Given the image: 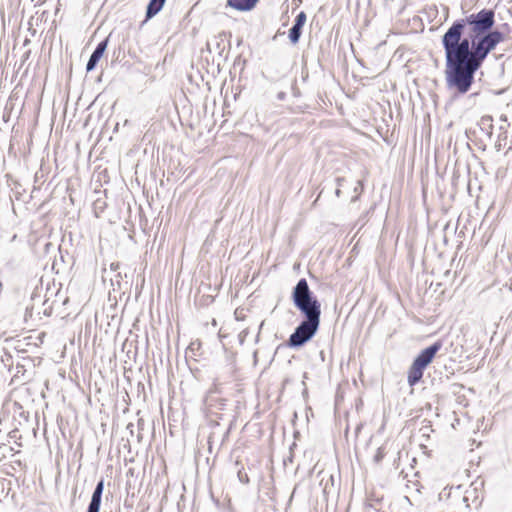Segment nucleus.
Returning a JSON list of instances; mask_svg holds the SVG:
<instances>
[{
	"instance_id": "54",
	"label": "nucleus",
	"mask_w": 512,
	"mask_h": 512,
	"mask_svg": "<svg viewBox=\"0 0 512 512\" xmlns=\"http://www.w3.org/2000/svg\"><path fill=\"white\" fill-rule=\"evenodd\" d=\"M2 448H7V446L5 444H3L0 446V449H2Z\"/></svg>"
},
{
	"instance_id": "47",
	"label": "nucleus",
	"mask_w": 512,
	"mask_h": 512,
	"mask_svg": "<svg viewBox=\"0 0 512 512\" xmlns=\"http://www.w3.org/2000/svg\"><path fill=\"white\" fill-rule=\"evenodd\" d=\"M426 432H428V426H425V432H423V435H426Z\"/></svg>"
},
{
	"instance_id": "53",
	"label": "nucleus",
	"mask_w": 512,
	"mask_h": 512,
	"mask_svg": "<svg viewBox=\"0 0 512 512\" xmlns=\"http://www.w3.org/2000/svg\"><path fill=\"white\" fill-rule=\"evenodd\" d=\"M317 465L313 466L312 470L310 471V473L314 472V470L316 469Z\"/></svg>"
},
{
	"instance_id": "37",
	"label": "nucleus",
	"mask_w": 512,
	"mask_h": 512,
	"mask_svg": "<svg viewBox=\"0 0 512 512\" xmlns=\"http://www.w3.org/2000/svg\"><path fill=\"white\" fill-rule=\"evenodd\" d=\"M253 361H254V365H256L258 362V351L257 350H255L253 352Z\"/></svg>"
},
{
	"instance_id": "8",
	"label": "nucleus",
	"mask_w": 512,
	"mask_h": 512,
	"mask_svg": "<svg viewBox=\"0 0 512 512\" xmlns=\"http://www.w3.org/2000/svg\"><path fill=\"white\" fill-rule=\"evenodd\" d=\"M104 488L105 481L104 478L101 477L96 483L86 512H100Z\"/></svg>"
},
{
	"instance_id": "9",
	"label": "nucleus",
	"mask_w": 512,
	"mask_h": 512,
	"mask_svg": "<svg viewBox=\"0 0 512 512\" xmlns=\"http://www.w3.org/2000/svg\"><path fill=\"white\" fill-rule=\"evenodd\" d=\"M260 0H226V8H231L239 12H249L253 10Z\"/></svg>"
},
{
	"instance_id": "1",
	"label": "nucleus",
	"mask_w": 512,
	"mask_h": 512,
	"mask_svg": "<svg viewBox=\"0 0 512 512\" xmlns=\"http://www.w3.org/2000/svg\"><path fill=\"white\" fill-rule=\"evenodd\" d=\"M509 25L495 26V10L482 8L455 19L441 36L445 83L452 99L467 94L489 54L504 42Z\"/></svg>"
},
{
	"instance_id": "29",
	"label": "nucleus",
	"mask_w": 512,
	"mask_h": 512,
	"mask_svg": "<svg viewBox=\"0 0 512 512\" xmlns=\"http://www.w3.org/2000/svg\"><path fill=\"white\" fill-rule=\"evenodd\" d=\"M241 62H242V68H241V69L243 70V68H244V66H245V64H246V60H245V59H244V60H242V59H241V56H238V57L235 59V61H234V66L239 65Z\"/></svg>"
},
{
	"instance_id": "42",
	"label": "nucleus",
	"mask_w": 512,
	"mask_h": 512,
	"mask_svg": "<svg viewBox=\"0 0 512 512\" xmlns=\"http://www.w3.org/2000/svg\"><path fill=\"white\" fill-rule=\"evenodd\" d=\"M137 438H138V440H139V441H141V439H142V434H141V432H140V431H139V433H138Z\"/></svg>"
},
{
	"instance_id": "5",
	"label": "nucleus",
	"mask_w": 512,
	"mask_h": 512,
	"mask_svg": "<svg viewBox=\"0 0 512 512\" xmlns=\"http://www.w3.org/2000/svg\"><path fill=\"white\" fill-rule=\"evenodd\" d=\"M206 411L209 416H215L218 419H223V414L220 411L226 410L228 400L217 396L216 392L210 390L204 400Z\"/></svg>"
},
{
	"instance_id": "15",
	"label": "nucleus",
	"mask_w": 512,
	"mask_h": 512,
	"mask_svg": "<svg viewBox=\"0 0 512 512\" xmlns=\"http://www.w3.org/2000/svg\"><path fill=\"white\" fill-rule=\"evenodd\" d=\"M476 484H477V481L473 482L472 486L474 485V488L471 491L467 490L465 492V495L463 496L462 500L466 504L467 508L470 507V504H469V499H471L470 494L473 496V502H476V500L478 499V495H477L478 486Z\"/></svg>"
},
{
	"instance_id": "22",
	"label": "nucleus",
	"mask_w": 512,
	"mask_h": 512,
	"mask_svg": "<svg viewBox=\"0 0 512 512\" xmlns=\"http://www.w3.org/2000/svg\"><path fill=\"white\" fill-rule=\"evenodd\" d=\"M9 374L10 372L0 362V383L4 382Z\"/></svg>"
},
{
	"instance_id": "39",
	"label": "nucleus",
	"mask_w": 512,
	"mask_h": 512,
	"mask_svg": "<svg viewBox=\"0 0 512 512\" xmlns=\"http://www.w3.org/2000/svg\"><path fill=\"white\" fill-rule=\"evenodd\" d=\"M341 193H342V191H341L340 187H337V188L335 189V195H336V197H340V196H341Z\"/></svg>"
},
{
	"instance_id": "3",
	"label": "nucleus",
	"mask_w": 512,
	"mask_h": 512,
	"mask_svg": "<svg viewBox=\"0 0 512 512\" xmlns=\"http://www.w3.org/2000/svg\"><path fill=\"white\" fill-rule=\"evenodd\" d=\"M290 299L300 315H322L321 302L310 289L306 278H300L293 286Z\"/></svg>"
},
{
	"instance_id": "26",
	"label": "nucleus",
	"mask_w": 512,
	"mask_h": 512,
	"mask_svg": "<svg viewBox=\"0 0 512 512\" xmlns=\"http://www.w3.org/2000/svg\"><path fill=\"white\" fill-rule=\"evenodd\" d=\"M495 149L497 152L501 151L502 149V138L501 135L498 136V140L495 143Z\"/></svg>"
},
{
	"instance_id": "36",
	"label": "nucleus",
	"mask_w": 512,
	"mask_h": 512,
	"mask_svg": "<svg viewBox=\"0 0 512 512\" xmlns=\"http://www.w3.org/2000/svg\"><path fill=\"white\" fill-rule=\"evenodd\" d=\"M478 145L479 148L485 150L486 149V144L483 142L482 139H480V141L478 143H476Z\"/></svg>"
},
{
	"instance_id": "50",
	"label": "nucleus",
	"mask_w": 512,
	"mask_h": 512,
	"mask_svg": "<svg viewBox=\"0 0 512 512\" xmlns=\"http://www.w3.org/2000/svg\"><path fill=\"white\" fill-rule=\"evenodd\" d=\"M501 119L506 121V120H507V116L503 115V116L501 117Z\"/></svg>"
},
{
	"instance_id": "48",
	"label": "nucleus",
	"mask_w": 512,
	"mask_h": 512,
	"mask_svg": "<svg viewBox=\"0 0 512 512\" xmlns=\"http://www.w3.org/2000/svg\"><path fill=\"white\" fill-rule=\"evenodd\" d=\"M426 432H428V426H425V432H423V435H426Z\"/></svg>"
},
{
	"instance_id": "38",
	"label": "nucleus",
	"mask_w": 512,
	"mask_h": 512,
	"mask_svg": "<svg viewBox=\"0 0 512 512\" xmlns=\"http://www.w3.org/2000/svg\"><path fill=\"white\" fill-rule=\"evenodd\" d=\"M137 426H138L139 431L143 430L144 420L143 419H139L138 423H137Z\"/></svg>"
},
{
	"instance_id": "40",
	"label": "nucleus",
	"mask_w": 512,
	"mask_h": 512,
	"mask_svg": "<svg viewBox=\"0 0 512 512\" xmlns=\"http://www.w3.org/2000/svg\"><path fill=\"white\" fill-rule=\"evenodd\" d=\"M14 463L19 467H22L24 465L21 460H15Z\"/></svg>"
},
{
	"instance_id": "32",
	"label": "nucleus",
	"mask_w": 512,
	"mask_h": 512,
	"mask_svg": "<svg viewBox=\"0 0 512 512\" xmlns=\"http://www.w3.org/2000/svg\"><path fill=\"white\" fill-rule=\"evenodd\" d=\"M444 369L445 371L447 372L446 374V379H449L452 375H454V370L450 367L448 368L446 365L444 366Z\"/></svg>"
},
{
	"instance_id": "44",
	"label": "nucleus",
	"mask_w": 512,
	"mask_h": 512,
	"mask_svg": "<svg viewBox=\"0 0 512 512\" xmlns=\"http://www.w3.org/2000/svg\"><path fill=\"white\" fill-rule=\"evenodd\" d=\"M454 386H457L459 388H463L464 387L462 384H457V383H455Z\"/></svg>"
},
{
	"instance_id": "41",
	"label": "nucleus",
	"mask_w": 512,
	"mask_h": 512,
	"mask_svg": "<svg viewBox=\"0 0 512 512\" xmlns=\"http://www.w3.org/2000/svg\"><path fill=\"white\" fill-rule=\"evenodd\" d=\"M227 336H228V335H226V334H222L221 332H219V337H220L221 339H222V338H225V337H227Z\"/></svg>"
},
{
	"instance_id": "11",
	"label": "nucleus",
	"mask_w": 512,
	"mask_h": 512,
	"mask_svg": "<svg viewBox=\"0 0 512 512\" xmlns=\"http://www.w3.org/2000/svg\"><path fill=\"white\" fill-rule=\"evenodd\" d=\"M480 132L483 133L488 140H492L493 136V117L490 115H484L478 122Z\"/></svg>"
},
{
	"instance_id": "43",
	"label": "nucleus",
	"mask_w": 512,
	"mask_h": 512,
	"mask_svg": "<svg viewBox=\"0 0 512 512\" xmlns=\"http://www.w3.org/2000/svg\"><path fill=\"white\" fill-rule=\"evenodd\" d=\"M286 384H289V379L286 378L284 381H283V385H286Z\"/></svg>"
},
{
	"instance_id": "7",
	"label": "nucleus",
	"mask_w": 512,
	"mask_h": 512,
	"mask_svg": "<svg viewBox=\"0 0 512 512\" xmlns=\"http://www.w3.org/2000/svg\"><path fill=\"white\" fill-rule=\"evenodd\" d=\"M307 21V14L305 11H300L294 21L292 27L288 31V39L291 45L295 46L299 43L303 28Z\"/></svg>"
},
{
	"instance_id": "6",
	"label": "nucleus",
	"mask_w": 512,
	"mask_h": 512,
	"mask_svg": "<svg viewBox=\"0 0 512 512\" xmlns=\"http://www.w3.org/2000/svg\"><path fill=\"white\" fill-rule=\"evenodd\" d=\"M111 36L112 34L110 33L107 37H105L96 45L94 51L92 52L86 63L87 73L92 72L96 69L98 63L106 53Z\"/></svg>"
},
{
	"instance_id": "52",
	"label": "nucleus",
	"mask_w": 512,
	"mask_h": 512,
	"mask_svg": "<svg viewBox=\"0 0 512 512\" xmlns=\"http://www.w3.org/2000/svg\"><path fill=\"white\" fill-rule=\"evenodd\" d=\"M132 427H133V424H132V423H129V424H128V426H127V428H128V429H129V428H132Z\"/></svg>"
},
{
	"instance_id": "35",
	"label": "nucleus",
	"mask_w": 512,
	"mask_h": 512,
	"mask_svg": "<svg viewBox=\"0 0 512 512\" xmlns=\"http://www.w3.org/2000/svg\"><path fill=\"white\" fill-rule=\"evenodd\" d=\"M119 266H120L119 262L111 263L110 269L113 271H116L119 268Z\"/></svg>"
},
{
	"instance_id": "51",
	"label": "nucleus",
	"mask_w": 512,
	"mask_h": 512,
	"mask_svg": "<svg viewBox=\"0 0 512 512\" xmlns=\"http://www.w3.org/2000/svg\"><path fill=\"white\" fill-rule=\"evenodd\" d=\"M14 405L18 406L19 408H21V405L18 402H15Z\"/></svg>"
},
{
	"instance_id": "55",
	"label": "nucleus",
	"mask_w": 512,
	"mask_h": 512,
	"mask_svg": "<svg viewBox=\"0 0 512 512\" xmlns=\"http://www.w3.org/2000/svg\"><path fill=\"white\" fill-rule=\"evenodd\" d=\"M303 395H307V389H304Z\"/></svg>"
},
{
	"instance_id": "57",
	"label": "nucleus",
	"mask_w": 512,
	"mask_h": 512,
	"mask_svg": "<svg viewBox=\"0 0 512 512\" xmlns=\"http://www.w3.org/2000/svg\"><path fill=\"white\" fill-rule=\"evenodd\" d=\"M461 487H462L461 485H458V486L456 487V490H460V489H461Z\"/></svg>"
},
{
	"instance_id": "23",
	"label": "nucleus",
	"mask_w": 512,
	"mask_h": 512,
	"mask_svg": "<svg viewBox=\"0 0 512 512\" xmlns=\"http://www.w3.org/2000/svg\"><path fill=\"white\" fill-rule=\"evenodd\" d=\"M249 334V329L248 328H245L244 330H242L239 335H238V340H239V344L240 345H243L244 342H245V339L246 337L248 336Z\"/></svg>"
},
{
	"instance_id": "18",
	"label": "nucleus",
	"mask_w": 512,
	"mask_h": 512,
	"mask_svg": "<svg viewBox=\"0 0 512 512\" xmlns=\"http://www.w3.org/2000/svg\"><path fill=\"white\" fill-rule=\"evenodd\" d=\"M385 455H386L385 447L384 446L379 447L373 457L374 463L379 464L383 460Z\"/></svg>"
},
{
	"instance_id": "4",
	"label": "nucleus",
	"mask_w": 512,
	"mask_h": 512,
	"mask_svg": "<svg viewBox=\"0 0 512 512\" xmlns=\"http://www.w3.org/2000/svg\"><path fill=\"white\" fill-rule=\"evenodd\" d=\"M442 347L443 341L440 339L436 340L414 357L407 371V382L410 387H414L422 380L424 371L433 362Z\"/></svg>"
},
{
	"instance_id": "27",
	"label": "nucleus",
	"mask_w": 512,
	"mask_h": 512,
	"mask_svg": "<svg viewBox=\"0 0 512 512\" xmlns=\"http://www.w3.org/2000/svg\"><path fill=\"white\" fill-rule=\"evenodd\" d=\"M345 181H346L345 177H336L335 178V183H336L337 187H342Z\"/></svg>"
},
{
	"instance_id": "46",
	"label": "nucleus",
	"mask_w": 512,
	"mask_h": 512,
	"mask_svg": "<svg viewBox=\"0 0 512 512\" xmlns=\"http://www.w3.org/2000/svg\"><path fill=\"white\" fill-rule=\"evenodd\" d=\"M426 432H428V426H425V432H423V435H426Z\"/></svg>"
},
{
	"instance_id": "21",
	"label": "nucleus",
	"mask_w": 512,
	"mask_h": 512,
	"mask_svg": "<svg viewBox=\"0 0 512 512\" xmlns=\"http://www.w3.org/2000/svg\"><path fill=\"white\" fill-rule=\"evenodd\" d=\"M226 502L223 503V512H239L232 504L231 499H225Z\"/></svg>"
},
{
	"instance_id": "2",
	"label": "nucleus",
	"mask_w": 512,
	"mask_h": 512,
	"mask_svg": "<svg viewBox=\"0 0 512 512\" xmlns=\"http://www.w3.org/2000/svg\"><path fill=\"white\" fill-rule=\"evenodd\" d=\"M302 319L294 328L289 338L279 344L275 353L282 347L300 350L309 343L318 333L321 325V316L301 315Z\"/></svg>"
},
{
	"instance_id": "24",
	"label": "nucleus",
	"mask_w": 512,
	"mask_h": 512,
	"mask_svg": "<svg viewBox=\"0 0 512 512\" xmlns=\"http://www.w3.org/2000/svg\"><path fill=\"white\" fill-rule=\"evenodd\" d=\"M291 91H292V95H293L294 97H299V96H301V91H300L299 87L297 86V82H296V80H294V82H293V83H292V85H291Z\"/></svg>"
},
{
	"instance_id": "28",
	"label": "nucleus",
	"mask_w": 512,
	"mask_h": 512,
	"mask_svg": "<svg viewBox=\"0 0 512 512\" xmlns=\"http://www.w3.org/2000/svg\"><path fill=\"white\" fill-rule=\"evenodd\" d=\"M264 324H265V321L263 320V321L260 323V325H259V330H258V333H257V335H256V337H255V343H258V342H259V340H260V333H261V330H262V328H263Z\"/></svg>"
},
{
	"instance_id": "14",
	"label": "nucleus",
	"mask_w": 512,
	"mask_h": 512,
	"mask_svg": "<svg viewBox=\"0 0 512 512\" xmlns=\"http://www.w3.org/2000/svg\"><path fill=\"white\" fill-rule=\"evenodd\" d=\"M125 57V47L120 44L112 52L111 64L113 65L115 63H121Z\"/></svg>"
},
{
	"instance_id": "16",
	"label": "nucleus",
	"mask_w": 512,
	"mask_h": 512,
	"mask_svg": "<svg viewBox=\"0 0 512 512\" xmlns=\"http://www.w3.org/2000/svg\"><path fill=\"white\" fill-rule=\"evenodd\" d=\"M381 504L382 499H375L365 505V512H383Z\"/></svg>"
},
{
	"instance_id": "45",
	"label": "nucleus",
	"mask_w": 512,
	"mask_h": 512,
	"mask_svg": "<svg viewBox=\"0 0 512 512\" xmlns=\"http://www.w3.org/2000/svg\"><path fill=\"white\" fill-rule=\"evenodd\" d=\"M320 356L324 360V352L323 351L320 352Z\"/></svg>"
},
{
	"instance_id": "49",
	"label": "nucleus",
	"mask_w": 512,
	"mask_h": 512,
	"mask_svg": "<svg viewBox=\"0 0 512 512\" xmlns=\"http://www.w3.org/2000/svg\"><path fill=\"white\" fill-rule=\"evenodd\" d=\"M124 506H125V507H131V505H130V504H127V501H125Z\"/></svg>"
},
{
	"instance_id": "58",
	"label": "nucleus",
	"mask_w": 512,
	"mask_h": 512,
	"mask_svg": "<svg viewBox=\"0 0 512 512\" xmlns=\"http://www.w3.org/2000/svg\"><path fill=\"white\" fill-rule=\"evenodd\" d=\"M146 510H148V507H146V509H145V510H143L142 512H146Z\"/></svg>"
},
{
	"instance_id": "10",
	"label": "nucleus",
	"mask_w": 512,
	"mask_h": 512,
	"mask_svg": "<svg viewBox=\"0 0 512 512\" xmlns=\"http://www.w3.org/2000/svg\"><path fill=\"white\" fill-rule=\"evenodd\" d=\"M165 3L166 0H149L145 11V20L142 22V25L155 17L163 9Z\"/></svg>"
},
{
	"instance_id": "20",
	"label": "nucleus",
	"mask_w": 512,
	"mask_h": 512,
	"mask_svg": "<svg viewBox=\"0 0 512 512\" xmlns=\"http://www.w3.org/2000/svg\"><path fill=\"white\" fill-rule=\"evenodd\" d=\"M215 49L218 51V56L223 58L224 60L227 58V53L224 55L225 46L223 45V41H217Z\"/></svg>"
},
{
	"instance_id": "56",
	"label": "nucleus",
	"mask_w": 512,
	"mask_h": 512,
	"mask_svg": "<svg viewBox=\"0 0 512 512\" xmlns=\"http://www.w3.org/2000/svg\"><path fill=\"white\" fill-rule=\"evenodd\" d=\"M484 486V481H481L480 482V487H483Z\"/></svg>"
},
{
	"instance_id": "12",
	"label": "nucleus",
	"mask_w": 512,
	"mask_h": 512,
	"mask_svg": "<svg viewBox=\"0 0 512 512\" xmlns=\"http://www.w3.org/2000/svg\"><path fill=\"white\" fill-rule=\"evenodd\" d=\"M317 476L320 477L319 484L323 487V494L328 495L334 487V476L324 470H320Z\"/></svg>"
},
{
	"instance_id": "33",
	"label": "nucleus",
	"mask_w": 512,
	"mask_h": 512,
	"mask_svg": "<svg viewBox=\"0 0 512 512\" xmlns=\"http://www.w3.org/2000/svg\"><path fill=\"white\" fill-rule=\"evenodd\" d=\"M231 427H232V422H230L229 424V427L227 428V430L225 431L224 435H223V439H222V442H224L228 436H229V433H230V430H231Z\"/></svg>"
},
{
	"instance_id": "31",
	"label": "nucleus",
	"mask_w": 512,
	"mask_h": 512,
	"mask_svg": "<svg viewBox=\"0 0 512 512\" xmlns=\"http://www.w3.org/2000/svg\"><path fill=\"white\" fill-rule=\"evenodd\" d=\"M466 135L470 140H473L476 138V131L475 130H466Z\"/></svg>"
},
{
	"instance_id": "30",
	"label": "nucleus",
	"mask_w": 512,
	"mask_h": 512,
	"mask_svg": "<svg viewBox=\"0 0 512 512\" xmlns=\"http://www.w3.org/2000/svg\"><path fill=\"white\" fill-rule=\"evenodd\" d=\"M286 92L284 91H280L277 93L276 95V99L279 100V101H284L286 99Z\"/></svg>"
},
{
	"instance_id": "19",
	"label": "nucleus",
	"mask_w": 512,
	"mask_h": 512,
	"mask_svg": "<svg viewBox=\"0 0 512 512\" xmlns=\"http://www.w3.org/2000/svg\"><path fill=\"white\" fill-rule=\"evenodd\" d=\"M363 190H364L363 181L358 180L357 186H355V188H354V192L356 193V195L354 197H352L351 202H356L359 199V195L363 192Z\"/></svg>"
},
{
	"instance_id": "34",
	"label": "nucleus",
	"mask_w": 512,
	"mask_h": 512,
	"mask_svg": "<svg viewBox=\"0 0 512 512\" xmlns=\"http://www.w3.org/2000/svg\"><path fill=\"white\" fill-rule=\"evenodd\" d=\"M104 204H105L104 202H100V200H97L94 203L95 209H102Z\"/></svg>"
},
{
	"instance_id": "25",
	"label": "nucleus",
	"mask_w": 512,
	"mask_h": 512,
	"mask_svg": "<svg viewBox=\"0 0 512 512\" xmlns=\"http://www.w3.org/2000/svg\"><path fill=\"white\" fill-rule=\"evenodd\" d=\"M223 348L225 350V353H226V357L228 360H233L235 358V355L236 353L233 352V351H230L226 346L225 344H223Z\"/></svg>"
},
{
	"instance_id": "13",
	"label": "nucleus",
	"mask_w": 512,
	"mask_h": 512,
	"mask_svg": "<svg viewBox=\"0 0 512 512\" xmlns=\"http://www.w3.org/2000/svg\"><path fill=\"white\" fill-rule=\"evenodd\" d=\"M0 362L9 372H11L14 364L13 356L5 347H0Z\"/></svg>"
},
{
	"instance_id": "17",
	"label": "nucleus",
	"mask_w": 512,
	"mask_h": 512,
	"mask_svg": "<svg viewBox=\"0 0 512 512\" xmlns=\"http://www.w3.org/2000/svg\"><path fill=\"white\" fill-rule=\"evenodd\" d=\"M237 477H238V480L244 484V485H247L250 483V478L247 474V472L245 471V468L242 466L241 468L238 469L237 471Z\"/></svg>"
}]
</instances>
